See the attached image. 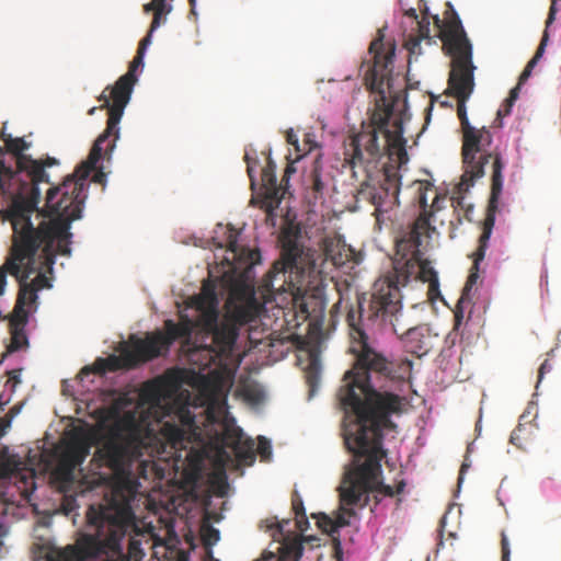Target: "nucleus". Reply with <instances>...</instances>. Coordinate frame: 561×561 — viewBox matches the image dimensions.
<instances>
[{
    "label": "nucleus",
    "instance_id": "680f3d73",
    "mask_svg": "<svg viewBox=\"0 0 561 561\" xmlns=\"http://www.w3.org/2000/svg\"><path fill=\"white\" fill-rule=\"evenodd\" d=\"M207 554H208V557L210 558L211 561H218V560L214 559V557L211 556V551L210 550L207 551Z\"/></svg>",
    "mask_w": 561,
    "mask_h": 561
},
{
    "label": "nucleus",
    "instance_id": "f257e3e1",
    "mask_svg": "<svg viewBox=\"0 0 561 561\" xmlns=\"http://www.w3.org/2000/svg\"><path fill=\"white\" fill-rule=\"evenodd\" d=\"M348 334L355 362L344 374L337 399L345 413L355 415V421L343 430L344 445L355 461L346 481L351 493L356 483L368 485L380 472V461L387 456L383 431L396 428L390 416L400 414L403 407V398L386 389L389 382L402 381L410 375L412 362L389 360L370 345L371 333L355 329Z\"/></svg>",
    "mask_w": 561,
    "mask_h": 561
},
{
    "label": "nucleus",
    "instance_id": "72a5a7b5",
    "mask_svg": "<svg viewBox=\"0 0 561 561\" xmlns=\"http://www.w3.org/2000/svg\"><path fill=\"white\" fill-rule=\"evenodd\" d=\"M462 179H463V175L461 176V181H460V183L457 186V192L455 193L457 195H454L451 197V202H453V206L456 209L457 208L465 209L467 219L471 220L470 217H469V214L473 209V206L466 204V202H465V194L469 191V188L471 186H473L474 182H472V184L469 185L468 183H465L462 181ZM476 180L477 179H474L473 181H476Z\"/></svg>",
    "mask_w": 561,
    "mask_h": 561
},
{
    "label": "nucleus",
    "instance_id": "e2e57ef3",
    "mask_svg": "<svg viewBox=\"0 0 561 561\" xmlns=\"http://www.w3.org/2000/svg\"><path fill=\"white\" fill-rule=\"evenodd\" d=\"M95 110H96V107H92V108H90V110H89V115H93V114H94V112H95Z\"/></svg>",
    "mask_w": 561,
    "mask_h": 561
},
{
    "label": "nucleus",
    "instance_id": "6e6552de",
    "mask_svg": "<svg viewBox=\"0 0 561 561\" xmlns=\"http://www.w3.org/2000/svg\"><path fill=\"white\" fill-rule=\"evenodd\" d=\"M403 287L392 271L379 277L373 285V290L367 305L364 298L358 299L356 308L352 307L346 314L348 330L359 329L375 334L385 327H391L398 334L400 317L402 316Z\"/></svg>",
    "mask_w": 561,
    "mask_h": 561
},
{
    "label": "nucleus",
    "instance_id": "37998d69",
    "mask_svg": "<svg viewBox=\"0 0 561 561\" xmlns=\"http://www.w3.org/2000/svg\"><path fill=\"white\" fill-rule=\"evenodd\" d=\"M213 486L216 488V493L219 496L226 495V490L228 488V483L225 476L217 477L211 482Z\"/></svg>",
    "mask_w": 561,
    "mask_h": 561
},
{
    "label": "nucleus",
    "instance_id": "4c0bfd02",
    "mask_svg": "<svg viewBox=\"0 0 561 561\" xmlns=\"http://www.w3.org/2000/svg\"><path fill=\"white\" fill-rule=\"evenodd\" d=\"M220 539L219 530L213 526H205L202 528V540L206 548L216 545Z\"/></svg>",
    "mask_w": 561,
    "mask_h": 561
},
{
    "label": "nucleus",
    "instance_id": "393cba45",
    "mask_svg": "<svg viewBox=\"0 0 561 561\" xmlns=\"http://www.w3.org/2000/svg\"><path fill=\"white\" fill-rule=\"evenodd\" d=\"M90 442L87 437L76 436L67 445L62 461L72 468L81 466L90 454Z\"/></svg>",
    "mask_w": 561,
    "mask_h": 561
},
{
    "label": "nucleus",
    "instance_id": "1a4fd4ad",
    "mask_svg": "<svg viewBox=\"0 0 561 561\" xmlns=\"http://www.w3.org/2000/svg\"><path fill=\"white\" fill-rule=\"evenodd\" d=\"M354 469L355 461L354 454H352V461L344 473L341 485L339 486L341 507L336 513L335 518H332L324 513L312 515L317 519V524L323 533L332 535L339 528L350 525L348 518L354 516L355 512L353 508H346L345 506H366L369 502L370 493L374 494V499L377 504L385 496L393 497L394 495L403 493L407 486V483L403 479L397 481L394 486L385 484L380 479L382 473V470L380 469V472L376 474V478H374L371 483H367L368 485H362L359 483L357 485L356 483L355 486L351 490V493L348 492L350 496H346V481Z\"/></svg>",
    "mask_w": 561,
    "mask_h": 561
},
{
    "label": "nucleus",
    "instance_id": "4468645a",
    "mask_svg": "<svg viewBox=\"0 0 561 561\" xmlns=\"http://www.w3.org/2000/svg\"><path fill=\"white\" fill-rule=\"evenodd\" d=\"M415 184L417 185V203L422 211L415 219L410 232L397 242V254L408 255V252H416L422 245V238L430 237V232L435 230L430 222V218L434 210L440 208V197L435 193L428 209L426 193L427 191L434 192L433 185L426 181H417Z\"/></svg>",
    "mask_w": 561,
    "mask_h": 561
},
{
    "label": "nucleus",
    "instance_id": "4d7b16f0",
    "mask_svg": "<svg viewBox=\"0 0 561 561\" xmlns=\"http://www.w3.org/2000/svg\"><path fill=\"white\" fill-rule=\"evenodd\" d=\"M245 161H247V164H248V167H247L248 174H249L251 181L253 182V174H252L253 173V168L250 164V159H249L248 154L245 156Z\"/></svg>",
    "mask_w": 561,
    "mask_h": 561
},
{
    "label": "nucleus",
    "instance_id": "cd10ccee",
    "mask_svg": "<svg viewBox=\"0 0 561 561\" xmlns=\"http://www.w3.org/2000/svg\"><path fill=\"white\" fill-rule=\"evenodd\" d=\"M191 443L190 439L185 440V447L181 449H171L174 454L175 461L179 462L182 460V451L185 453L183 458V467H186L191 470L197 471L201 469L203 462V454L201 450L195 449L193 447L187 448V445Z\"/></svg>",
    "mask_w": 561,
    "mask_h": 561
},
{
    "label": "nucleus",
    "instance_id": "a211bd4d",
    "mask_svg": "<svg viewBox=\"0 0 561 561\" xmlns=\"http://www.w3.org/2000/svg\"><path fill=\"white\" fill-rule=\"evenodd\" d=\"M288 524V519L276 522V531L273 536L276 538V534L279 535L280 547L278 549V557L276 558L271 553L268 557L257 559L256 561H272L275 559L277 561H299L304 551L302 541L299 536L291 537L289 534L284 533V527Z\"/></svg>",
    "mask_w": 561,
    "mask_h": 561
},
{
    "label": "nucleus",
    "instance_id": "f03ea898",
    "mask_svg": "<svg viewBox=\"0 0 561 561\" xmlns=\"http://www.w3.org/2000/svg\"><path fill=\"white\" fill-rule=\"evenodd\" d=\"M396 46L383 43V35L375 38L369 46L373 55V68L366 73L365 82L370 91L379 94L375 110L370 116L367 129L352 136L345 145V160L348 162L353 176H358L362 170L364 179L357 188L356 203L365 202L375 207L377 221L380 217L399 204L400 175L392 168H378V159L389 147L401 146L403 140V124L396 118L389 128L393 114V105L386 100V89L389 88L390 66L393 62Z\"/></svg>",
    "mask_w": 561,
    "mask_h": 561
},
{
    "label": "nucleus",
    "instance_id": "e433bc0d",
    "mask_svg": "<svg viewBox=\"0 0 561 561\" xmlns=\"http://www.w3.org/2000/svg\"><path fill=\"white\" fill-rule=\"evenodd\" d=\"M35 273H37L36 277L31 283H28L31 286H34L35 290L38 291L41 289L51 287V279L47 277L46 273L51 274L53 268L48 270L47 266H44L43 268L36 271Z\"/></svg>",
    "mask_w": 561,
    "mask_h": 561
},
{
    "label": "nucleus",
    "instance_id": "4be33fe9",
    "mask_svg": "<svg viewBox=\"0 0 561 561\" xmlns=\"http://www.w3.org/2000/svg\"><path fill=\"white\" fill-rule=\"evenodd\" d=\"M405 15L412 20V23H415L416 34H410L404 39V47L410 55L419 56L422 54V41H426L428 45L436 43L434 37L430 35V21L426 18H423L421 21H419L415 9L408 10Z\"/></svg>",
    "mask_w": 561,
    "mask_h": 561
},
{
    "label": "nucleus",
    "instance_id": "473e14b6",
    "mask_svg": "<svg viewBox=\"0 0 561 561\" xmlns=\"http://www.w3.org/2000/svg\"><path fill=\"white\" fill-rule=\"evenodd\" d=\"M531 435L533 426L519 423L512 432L510 442L517 448L526 450L528 445L530 444Z\"/></svg>",
    "mask_w": 561,
    "mask_h": 561
},
{
    "label": "nucleus",
    "instance_id": "8fccbe9b",
    "mask_svg": "<svg viewBox=\"0 0 561 561\" xmlns=\"http://www.w3.org/2000/svg\"><path fill=\"white\" fill-rule=\"evenodd\" d=\"M462 305L463 304H460V299H459L456 305V310H455V327L456 328L461 323V321L463 319Z\"/></svg>",
    "mask_w": 561,
    "mask_h": 561
},
{
    "label": "nucleus",
    "instance_id": "c9c22d12",
    "mask_svg": "<svg viewBox=\"0 0 561 561\" xmlns=\"http://www.w3.org/2000/svg\"><path fill=\"white\" fill-rule=\"evenodd\" d=\"M291 507L296 515V525L301 531H304L305 528L302 525H308V519L306 516L302 499L297 490H295L291 494Z\"/></svg>",
    "mask_w": 561,
    "mask_h": 561
},
{
    "label": "nucleus",
    "instance_id": "a18cd8bd",
    "mask_svg": "<svg viewBox=\"0 0 561 561\" xmlns=\"http://www.w3.org/2000/svg\"><path fill=\"white\" fill-rule=\"evenodd\" d=\"M286 141L294 146L295 149L299 152L301 151L300 147H299V142H298V136L297 134L293 130V129H288L286 131Z\"/></svg>",
    "mask_w": 561,
    "mask_h": 561
},
{
    "label": "nucleus",
    "instance_id": "ddd939ff",
    "mask_svg": "<svg viewBox=\"0 0 561 561\" xmlns=\"http://www.w3.org/2000/svg\"><path fill=\"white\" fill-rule=\"evenodd\" d=\"M503 163L500 158H496L493 165V176L491 185V194L486 208V215L483 220L482 233L479 238V245L473 253V265L470 268V274L467 278L465 287L460 296V304L470 301V291L479 278V263L484 259L488 243L495 224V213L497 210L499 199L503 190Z\"/></svg>",
    "mask_w": 561,
    "mask_h": 561
},
{
    "label": "nucleus",
    "instance_id": "6e6d98bb",
    "mask_svg": "<svg viewBox=\"0 0 561 561\" xmlns=\"http://www.w3.org/2000/svg\"><path fill=\"white\" fill-rule=\"evenodd\" d=\"M342 554H343V552H342L341 542L339 539H334V556L337 561L342 560Z\"/></svg>",
    "mask_w": 561,
    "mask_h": 561
},
{
    "label": "nucleus",
    "instance_id": "7c9ffc66",
    "mask_svg": "<svg viewBox=\"0 0 561 561\" xmlns=\"http://www.w3.org/2000/svg\"><path fill=\"white\" fill-rule=\"evenodd\" d=\"M21 462L14 455H10L7 447L0 450V477L10 478L20 470Z\"/></svg>",
    "mask_w": 561,
    "mask_h": 561
},
{
    "label": "nucleus",
    "instance_id": "49530a36",
    "mask_svg": "<svg viewBox=\"0 0 561 561\" xmlns=\"http://www.w3.org/2000/svg\"><path fill=\"white\" fill-rule=\"evenodd\" d=\"M514 103L515 102L510 103L508 99H505V101L503 102V104L501 105V107L497 111V117H504V116L510 115Z\"/></svg>",
    "mask_w": 561,
    "mask_h": 561
},
{
    "label": "nucleus",
    "instance_id": "b1692460",
    "mask_svg": "<svg viewBox=\"0 0 561 561\" xmlns=\"http://www.w3.org/2000/svg\"><path fill=\"white\" fill-rule=\"evenodd\" d=\"M3 154L4 150L0 146V196L11 204L12 197L21 187V180L19 174H15L13 169L4 163Z\"/></svg>",
    "mask_w": 561,
    "mask_h": 561
},
{
    "label": "nucleus",
    "instance_id": "052dcab7",
    "mask_svg": "<svg viewBox=\"0 0 561 561\" xmlns=\"http://www.w3.org/2000/svg\"><path fill=\"white\" fill-rule=\"evenodd\" d=\"M465 469H466V465L463 463L460 469V476L463 473ZM459 480H461V477L459 478Z\"/></svg>",
    "mask_w": 561,
    "mask_h": 561
},
{
    "label": "nucleus",
    "instance_id": "dca6fc26",
    "mask_svg": "<svg viewBox=\"0 0 561 561\" xmlns=\"http://www.w3.org/2000/svg\"><path fill=\"white\" fill-rule=\"evenodd\" d=\"M393 260L392 273L404 287L414 278L428 284V297L436 299L439 296V280L436 271L428 261L422 260L420 250L408 252V255L397 254Z\"/></svg>",
    "mask_w": 561,
    "mask_h": 561
},
{
    "label": "nucleus",
    "instance_id": "2eb2a0df",
    "mask_svg": "<svg viewBox=\"0 0 561 561\" xmlns=\"http://www.w3.org/2000/svg\"><path fill=\"white\" fill-rule=\"evenodd\" d=\"M306 260L304 259V249L296 239L286 238L283 241L282 257L276 261L270 272L266 274L268 286L276 290H287L294 287V275L296 278L304 274Z\"/></svg>",
    "mask_w": 561,
    "mask_h": 561
},
{
    "label": "nucleus",
    "instance_id": "6ab92c4d",
    "mask_svg": "<svg viewBox=\"0 0 561 561\" xmlns=\"http://www.w3.org/2000/svg\"><path fill=\"white\" fill-rule=\"evenodd\" d=\"M135 367V359L129 352L128 345H124L121 355H110L106 358H98L92 366L83 367L79 373V378L83 380L92 374L103 375L106 371H116L119 369H129Z\"/></svg>",
    "mask_w": 561,
    "mask_h": 561
},
{
    "label": "nucleus",
    "instance_id": "58836bf2",
    "mask_svg": "<svg viewBox=\"0 0 561 561\" xmlns=\"http://www.w3.org/2000/svg\"><path fill=\"white\" fill-rule=\"evenodd\" d=\"M548 39H549L548 32L545 31L543 34H542L540 44L537 47V50H536L535 55L530 59V67H535L538 64V61L540 60V58L542 57V55L545 53V49H546V46H547V43H548Z\"/></svg>",
    "mask_w": 561,
    "mask_h": 561
},
{
    "label": "nucleus",
    "instance_id": "aec40b11",
    "mask_svg": "<svg viewBox=\"0 0 561 561\" xmlns=\"http://www.w3.org/2000/svg\"><path fill=\"white\" fill-rule=\"evenodd\" d=\"M222 442L231 448L236 458L243 463H252L255 459V444L252 438L245 437L240 428L226 430Z\"/></svg>",
    "mask_w": 561,
    "mask_h": 561
},
{
    "label": "nucleus",
    "instance_id": "f3484780",
    "mask_svg": "<svg viewBox=\"0 0 561 561\" xmlns=\"http://www.w3.org/2000/svg\"><path fill=\"white\" fill-rule=\"evenodd\" d=\"M0 136L4 142L5 150L15 157L16 168L13 169L15 174L22 176L26 168H31L35 174H43L37 160L24 153V151L28 150L31 147V142H27L23 137L14 138L10 134L5 133L4 129H2Z\"/></svg>",
    "mask_w": 561,
    "mask_h": 561
},
{
    "label": "nucleus",
    "instance_id": "9b49d317",
    "mask_svg": "<svg viewBox=\"0 0 561 561\" xmlns=\"http://www.w3.org/2000/svg\"><path fill=\"white\" fill-rule=\"evenodd\" d=\"M445 21L434 15V24L443 42L446 53L453 58V68L449 79H473L474 66L472 64V46L463 30L462 23L450 2L446 3Z\"/></svg>",
    "mask_w": 561,
    "mask_h": 561
},
{
    "label": "nucleus",
    "instance_id": "13d9d810",
    "mask_svg": "<svg viewBox=\"0 0 561 561\" xmlns=\"http://www.w3.org/2000/svg\"><path fill=\"white\" fill-rule=\"evenodd\" d=\"M176 561H188V558L185 552L179 551Z\"/></svg>",
    "mask_w": 561,
    "mask_h": 561
},
{
    "label": "nucleus",
    "instance_id": "c03bdc74",
    "mask_svg": "<svg viewBox=\"0 0 561 561\" xmlns=\"http://www.w3.org/2000/svg\"><path fill=\"white\" fill-rule=\"evenodd\" d=\"M501 550H502V561H510L511 549L508 539L504 531L501 534Z\"/></svg>",
    "mask_w": 561,
    "mask_h": 561
},
{
    "label": "nucleus",
    "instance_id": "39448f33",
    "mask_svg": "<svg viewBox=\"0 0 561 561\" xmlns=\"http://www.w3.org/2000/svg\"><path fill=\"white\" fill-rule=\"evenodd\" d=\"M92 149L87 158L75 170L73 174L66 178L60 186L50 187L46 195V208L48 214H44L37 207L41 199V183H49V176L45 168L58 163L55 158L48 157L45 160H37L43 174H35L31 168H26L23 175H19L21 187L12 197V203L4 210L5 219L12 227L27 229H37L39 222H53L67 220L70 228L71 221L81 217L82 207L87 198L88 178L96 170L98 159L92 164L89 163Z\"/></svg>",
    "mask_w": 561,
    "mask_h": 561
},
{
    "label": "nucleus",
    "instance_id": "09e8293b",
    "mask_svg": "<svg viewBox=\"0 0 561 561\" xmlns=\"http://www.w3.org/2000/svg\"><path fill=\"white\" fill-rule=\"evenodd\" d=\"M533 69H534V67H530V60H529L518 78L519 84H524L528 80V78L531 76Z\"/></svg>",
    "mask_w": 561,
    "mask_h": 561
},
{
    "label": "nucleus",
    "instance_id": "2f4dec72",
    "mask_svg": "<svg viewBox=\"0 0 561 561\" xmlns=\"http://www.w3.org/2000/svg\"><path fill=\"white\" fill-rule=\"evenodd\" d=\"M70 465L62 463L51 473L53 482L60 491H66L73 482V470Z\"/></svg>",
    "mask_w": 561,
    "mask_h": 561
},
{
    "label": "nucleus",
    "instance_id": "de8ad7c7",
    "mask_svg": "<svg viewBox=\"0 0 561 561\" xmlns=\"http://www.w3.org/2000/svg\"><path fill=\"white\" fill-rule=\"evenodd\" d=\"M559 0H551V5H550L548 18H547V21H546V28H548L553 23V21L556 19L557 2Z\"/></svg>",
    "mask_w": 561,
    "mask_h": 561
},
{
    "label": "nucleus",
    "instance_id": "0eeeda50",
    "mask_svg": "<svg viewBox=\"0 0 561 561\" xmlns=\"http://www.w3.org/2000/svg\"><path fill=\"white\" fill-rule=\"evenodd\" d=\"M473 79H448V91L457 99V115L460 121L462 133V147L461 156L463 163V179L465 183L472 184L474 179H480L484 175V167L492 159V167L496 158H500L503 168L505 163L499 152L489 150L493 141L491 131L485 127L476 128L469 122L467 115L466 102L473 90ZM493 173L491 174V178Z\"/></svg>",
    "mask_w": 561,
    "mask_h": 561
},
{
    "label": "nucleus",
    "instance_id": "7ed1b4c3",
    "mask_svg": "<svg viewBox=\"0 0 561 561\" xmlns=\"http://www.w3.org/2000/svg\"><path fill=\"white\" fill-rule=\"evenodd\" d=\"M180 387L179 380L170 377H160L147 381L139 392L138 409L141 413L147 410L145 415L139 419L135 413H127L117 420L108 430L107 436L96 455L104 463L114 471H119L134 460L145 454L151 455L158 450L161 445L163 450L181 449L185 447V440L188 433L196 428L195 415L185 405H180L174 412V422H164L160 428L159 438L157 430L152 427V422H161V416L170 415V411L164 410L165 405L173 399Z\"/></svg>",
    "mask_w": 561,
    "mask_h": 561
},
{
    "label": "nucleus",
    "instance_id": "9d476101",
    "mask_svg": "<svg viewBox=\"0 0 561 561\" xmlns=\"http://www.w3.org/2000/svg\"><path fill=\"white\" fill-rule=\"evenodd\" d=\"M151 43V34H147L139 43L136 56L128 67V71L118 78L113 87H107L98 98L102 102L100 108L107 110V123L105 130L96 138L92 146V154L89 163L92 164L101 157L102 144L113 133L118 136V124L124 114V110L130 100L134 85L137 82L136 71L144 66V56L146 48Z\"/></svg>",
    "mask_w": 561,
    "mask_h": 561
},
{
    "label": "nucleus",
    "instance_id": "69168bd1",
    "mask_svg": "<svg viewBox=\"0 0 561 561\" xmlns=\"http://www.w3.org/2000/svg\"><path fill=\"white\" fill-rule=\"evenodd\" d=\"M2 529H3V526H2V524L0 523V536H2Z\"/></svg>",
    "mask_w": 561,
    "mask_h": 561
},
{
    "label": "nucleus",
    "instance_id": "0e129e2a",
    "mask_svg": "<svg viewBox=\"0 0 561 561\" xmlns=\"http://www.w3.org/2000/svg\"><path fill=\"white\" fill-rule=\"evenodd\" d=\"M195 1H196V0H188V2H190V4L192 5V8H194V5H195Z\"/></svg>",
    "mask_w": 561,
    "mask_h": 561
},
{
    "label": "nucleus",
    "instance_id": "c756f323",
    "mask_svg": "<svg viewBox=\"0 0 561 561\" xmlns=\"http://www.w3.org/2000/svg\"><path fill=\"white\" fill-rule=\"evenodd\" d=\"M321 377V365L317 357H310V360L305 368V379L309 387V398H312L318 390Z\"/></svg>",
    "mask_w": 561,
    "mask_h": 561
},
{
    "label": "nucleus",
    "instance_id": "a878e982",
    "mask_svg": "<svg viewBox=\"0 0 561 561\" xmlns=\"http://www.w3.org/2000/svg\"><path fill=\"white\" fill-rule=\"evenodd\" d=\"M238 234L239 232L232 226L218 225L213 240L217 248L227 249L233 254V259H237L240 255Z\"/></svg>",
    "mask_w": 561,
    "mask_h": 561
},
{
    "label": "nucleus",
    "instance_id": "864d4df0",
    "mask_svg": "<svg viewBox=\"0 0 561 561\" xmlns=\"http://www.w3.org/2000/svg\"><path fill=\"white\" fill-rule=\"evenodd\" d=\"M520 85L522 84L518 82L517 85L510 91V95L507 98L510 103L515 102L518 99Z\"/></svg>",
    "mask_w": 561,
    "mask_h": 561
},
{
    "label": "nucleus",
    "instance_id": "c85d7f7f",
    "mask_svg": "<svg viewBox=\"0 0 561 561\" xmlns=\"http://www.w3.org/2000/svg\"><path fill=\"white\" fill-rule=\"evenodd\" d=\"M322 160L321 156L318 154L312 162L309 174L307 175V183L310 185L316 196L321 195L324 191L325 184L322 181Z\"/></svg>",
    "mask_w": 561,
    "mask_h": 561
},
{
    "label": "nucleus",
    "instance_id": "bb28decb",
    "mask_svg": "<svg viewBox=\"0 0 561 561\" xmlns=\"http://www.w3.org/2000/svg\"><path fill=\"white\" fill-rule=\"evenodd\" d=\"M27 322V312L23 311V314L15 316L10 321L11 327V343L8 346V352H16L24 345H27V337L24 332V327Z\"/></svg>",
    "mask_w": 561,
    "mask_h": 561
},
{
    "label": "nucleus",
    "instance_id": "5701e85b",
    "mask_svg": "<svg viewBox=\"0 0 561 561\" xmlns=\"http://www.w3.org/2000/svg\"><path fill=\"white\" fill-rule=\"evenodd\" d=\"M323 253L325 260L331 261L337 267L346 265L355 255L354 250L340 236L323 239Z\"/></svg>",
    "mask_w": 561,
    "mask_h": 561
},
{
    "label": "nucleus",
    "instance_id": "423d86ee",
    "mask_svg": "<svg viewBox=\"0 0 561 561\" xmlns=\"http://www.w3.org/2000/svg\"><path fill=\"white\" fill-rule=\"evenodd\" d=\"M216 280L207 278L203 282L201 293L192 296L187 306L197 311L196 319L191 318L192 332L198 330L211 336L214 347L220 355L232 352L240 330L254 322L261 312L254 287L242 279L230 284L228 297L220 314Z\"/></svg>",
    "mask_w": 561,
    "mask_h": 561
},
{
    "label": "nucleus",
    "instance_id": "412c9836",
    "mask_svg": "<svg viewBox=\"0 0 561 561\" xmlns=\"http://www.w3.org/2000/svg\"><path fill=\"white\" fill-rule=\"evenodd\" d=\"M435 335H432L427 325H419L409 329L402 335L405 352L417 357L426 355L433 348Z\"/></svg>",
    "mask_w": 561,
    "mask_h": 561
},
{
    "label": "nucleus",
    "instance_id": "f8f14e48",
    "mask_svg": "<svg viewBox=\"0 0 561 561\" xmlns=\"http://www.w3.org/2000/svg\"><path fill=\"white\" fill-rule=\"evenodd\" d=\"M164 333L156 332L145 339L131 335L129 352L135 359V366L139 363L148 362L158 357L162 350H168L178 339H188L192 335L191 318L187 314L180 313V321H164Z\"/></svg>",
    "mask_w": 561,
    "mask_h": 561
},
{
    "label": "nucleus",
    "instance_id": "bf43d9fd",
    "mask_svg": "<svg viewBox=\"0 0 561 561\" xmlns=\"http://www.w3.org/2000/svg\"><path fill=\"white\" fill-rule=\"evenodd\" d=\"M9 400H3V394L0 392V412L3 410V407L8 403Z\"/></svg>",
    "mask_w": 561,
    "mask_h": 561
},
{
    "label": "nucleus",
    "instance_id": "ea45409f",
    "mask_svg": "<svg viewBox=\"0 0 561 561\" xmlns=\"http://www.w3.org/2000/svg\"><path fill=\"white\" fill-rule=\"evenodd\" d=\"M262 182L264 185L274 186L276 184V178L274 175V165L270 161L267 167L262 170Z\"/></svg>",
    "mask_w": 561,
    "mask_h": 561
},
{
    "label": "nucleus",
    "instance_id": "603ef678",
    "mask_svg": "<svg viewBox=\"0 0 561 561\" xmlns=\"http://www.w3.org/2000/svg\"><path fill=\"white\" fill-rule=\"evenodd\" d=\"M92 182L102 184L104 186L106 182V173L103 172L102 169L96 170L92 176Z\"/></svg>",
    "mask_w": 561,
    "mask_h": 561
},
{
    "label": "nucleus",
    "instance_id": "79ce46f5",
    "mask_svg": "<svg viewBox=\"0 0 561 561\" xmlns=\"http://www.w3.org/2000/svg\"><path fill=\"white\" fill-rule=\"evenodd\" d=\"M255 451L259 453L263 459H268L272 455L270 442L265 437H260Z\"/></svg>",
    "mask_w": 561,
    "mask_h": 561
},
{
    "label": "nucleus",
    "instance_id": "f704fd0d",
    "mask_svg": "<svg viewBox=\"0 0 561 561\" xmlns=\"http://www.w3.org/2000/svg\"><path fill=\"white\" fill-rule=\"evenodd\" d=\"M165 1L167 0H151V2L144 5L145 12L153 11V19L148 34L152 35L153 31L160 26L161 16L165 9Z\"/></svg>",
    "mask_w": 561,
    "mask_h": 561
},
{
    "label": "nucleus",
    "instance_id": "3c124183",
    "mask_svg": "<svg viewBox=\"0 0 561 561\" xmlns=\"http://www.w3.org/2000/svg\"><path fill=\"white\" fill-rule=\"evenodd\" d=\"M552 369V365L549 363L548 359L543 360V363L540 365L538 370V382H540L543 378V375L546 373H549Z\"/></svg>",
    "mask_w": 561,
    "mask_h": 561
},
{
    "label": "nucleus",
    "instance_id": "a19ab883",
    "mask_svg": "<svg viewBox=\"0 0 561 561\" xmlns=\"http://www.w3.org/2000/svg\"><path fill=\"white\" fill-rule=\"evenodd\" d=\"M117 137H119V135H118ZM117 139H118V138H116V134H115V133H113L112 135H110V136L107 137V139H106L105 141H103V144H102V151H101V156H103V153H104L105 156H107V159H111V156H110V154H111V153H112V151L114 150L115 145H116V140H117ZM101 158H102V157H100V159H101Z\"/></svg>",
    "mask_w": 561,
    "mask_h": 561
},
{
    "label": "nucleus",
    "instance_id": "5fc2aeb1",
    "mask_svg": "<svg viewBox=\"0 0 561 561\" xmlns=\"http://www.w3.org/2000/svg\"><path fill=\"white\" fill-rule=\"evenodd\" d=\"M9 379L7 380V383H11L12 382V389L20 382V379H19V376H18V371L16 370H12V371H9Z\"/></svg>",
    "mask_w": 561,
    "mask_h": 561
},
{
    "label": "nucleus",
    "instance_id": "20e7f679",
    "mask_svg": "<svg viewBox=\"0 0 561 561\" xmlns=\"http://www.w3.org/2000/svg\"><path fill=\"white\" fill-rule=\"evenodd\" d=\"M133 501L131 494L116 489L106 504L91 505L85 514L87 530L73 545L50 551L47 561H131L140 552Z\"/></svg>",
    "mask_w": 561,
    "mask_h": 561
}]
</instances>
